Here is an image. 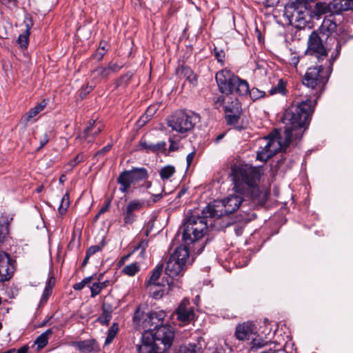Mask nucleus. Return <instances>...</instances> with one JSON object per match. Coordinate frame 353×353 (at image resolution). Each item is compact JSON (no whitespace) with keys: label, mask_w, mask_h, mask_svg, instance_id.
<instances>
[{"label":"nucleus","mask_w":353,"mask_h":353,"mask_svg":"<svg viewBox=\"0 0 353 353\" xmlns=\"http://www.w3.org/2000/svg\"><path fill=\"white\" fill-rule=\"evenodd\" d=\"M316 99L312 104L311 99H307L301 102H294L285 111L282 122L285 125L284 141L281 142L279 132L275 130L267 137L258 141L259 150L256 158L261 161H266L280 150H285L293 139H301L309 123Z\"/></svg>","instance_id":"obj_1"},{"label":"nucleus","mask_w":353,"mask_h":353,"mask_svg":"<svg viewBox=\"0 0 353 353\" xmlns=\"http://www.w3.org/2000/svg\"><path fill=\"white\" fill-rule=\"evenodd\" d=\"M231 176L236 193L250 195L259 201L266 200L268 192H261L257 186L256 182L261 176L258 168L248 165H234L232 168Z\"/></svg>","instance_id":"obj_2"},{"label":"nucleus","mask_w":353,"mask_h":353,"mask_svg":"<svg viewBox=\"0 0 353 353\" xmlns=\"http://www.w3.org/2000/svg\"><path fill=\"white\" fill-rule=\"evenodd\" d=\"M284 16L296 28H311L312 14L308 5L290 3L285 7Z\"/></svg>","instance_id":"obj_3"},{"label":"nucleus","mask_w":353,"mask_h":353,"mask_svg":"<svg viewBox=\"0 0 353 353\" xmlns=\"http://www.w3.org/2000/svg\"><path fill=\"white\" fill-rule=\"evenodd\" d=\"M206 216H190L183 225V241L186 244H190L201 239L208 231Z\"/></svg>","instance_id":"obj_4"},{"label":"nucleus","mask_w":353,"mask_h":353,"mask_svg":"<svg viewBox=\"0 0 353 353\" xmlns=\"http://www.w3.org/2000/svg\"><path fill=\"white\" fill-rule=\"evenodd\" d=\"M189 254L185 246L177 247L167 262L165 273L172 278L182 276L187 268Z\"/></svg>","instance_id":"obj_5"},{"label":"nucleus","mask_w":353,"mask_h":353,"mask_svg":"<svg viewBox=\"0 0 353 353\" xmlns=\"http://www.w3.org/2000/svg\"><path fill=\"white\" fill-rule=\"evenodd\" d=\"M165 316V313L163 310L145 313L138 309L134 313L133 320L137 326L149 332L160 326Z\"/></svg>","instance_id":"obj_6"},{"label":"nucleus","mask_w":353,"mask_h":353,"mask_svg":"<svg viewBox=\"0 0 353 353\" xmlns=\"http://www.w3.org/2000/svg\"><path fill=\"white\" fill-rule=\"evenodd\" d=\"M199 120V117L194 112L180 111L172 117L169 126L178 132L185 133L192 130Z\"/></svg>","instance_id":"obj_7"},{"label":"nucleus","mask_w":353,"mask_h":353,"mask_svg":"<svg viewBox=\"0 0 353 353\" xmlns=\"http://www.w3.org/2000/svg\"><path fill=\"white\" fill-rule=\"evenodd\" d=\"M336 23L330 17H325L319 28L320 33L327 36L326 45L328 46L332 43V45L334 47V51L331 54V59L332 61L337 59L341 48V45L339 41L336 37H332V34L336 30Z\"/></svg>","instance_id":"obj_8"},{"label":"nucleus","mask_w":353,"mask_h":353,"mask_svg":"<svg viewBox=\"0 0 353 353\" xmlns=\"http://www.w3.org/2000/svg\"><path fill=\"white\" fill-rule=\"evenodd\" d=\"M148 334L160 347L163 352L171 347L174 336V331L170 325H160Z\"/></svg>","instance_id":"obj_9"},{"label":"nucleus","mask_w":353,"mask_h":353,"mask_svg":"<svg viewBox=\"0 0 353 353\" xmlns=\"http://www.w3.org/2000/svg\"><path fill=\"white\" fill-rule=\"evenodd\" d=\"M323 66L317 65L308 68L303 79V83L316 90L314 95L321 92L327 82V78L322 74Z\"/></svg>","instance_id":"obj_10"},{"label":"nucleus","mask_w":353,"mask_h":353,"mask_svg":"<svg viewBox=\"0 0 353 353\" xmlns=\"http://www.w3.org/2000/svg\"><path fill=\"white\" fill-rule=\"evenodd\" d=\"M148 178V172L143 168H134L130 170L121 172L117 179L121 185L120 190L125 192L132 184L139 182Z\"/></svg>","instance_id":"obj_11"},{"label":"nucleus","mask_w":353,"mask_h":353,"mask_svg":"<svg viewBox=\"0 0 353 353\" xmlns=\"http://www.w3.org/2000/svg\"><path fill=\"white\" fill-rule=\"evenodd\" d=\"M327 48H325L322 43V40L319 34L316 31H313L310 35L307 41V51L310 54L315 55L319 61L323 60L327 57V52L334 51V47L332 45H327Z\"/></svg>","instance_id":"obj_12"},{"label":"nucleus","mask_w":353,"mask_h":353,"mask_svg":"<svg viewBox=\"0 0 353 353\" xmlns=\"http://www.w3.org/2000/svg\"><path fill=\"white\" fill-rule=\"evenodd\" d=\"M236 77L226 69L219 71L216 74L215 79L220 92L225 94L233 93L234 78Z\"/></svg>","instance_id":"obj_13"},{"label":"nucleus","mask_w":353,"mask_h":353,"mask_svg":"<svg viewBox=\"0 0 353 353\" xmlns=\"http://www.w3.org/2000/svg\"><path fill=\"white\" fill-rule=\"evenodd\" d=\"M149 201L143 200L134 199L130 201L123 210V222L124 225L132 224L136 219V212L141 210L143 208L149 206Z\"/></svg>","instance_id":"obj_14"},{"label":"nucleus","mask_w":353,"mask_h":353,"mask_svg":"<svg viewBox=\"0 0 353 353\" xmlns=\"http://www.w3.org/2000/svg\"><path fill=\"white\" fill-rule=\"evenodd\" d=\"M177 319L184 325L190 323L195 319L194 307L190 305L188 299H183L176 310Z\"/></svg>","instance_id":"obj_15"},{"label":"nucleus","mask_w":353,"mask_h":353,"mask_svg":"<svg viewBox=\"0 0 353 353\" xmlns=\"http://www.w3.org/2000/svg\"><path fill=\"white\" fill-rule=\"evenodd\" d=\"M14 272V261L5 252H0V281L9 280Z\"/></svg>","instance_id":"obj_16"},{"label":"nucleus","mask_w":353,"mask_h":353,"mask_svg":"<svg viewBox=\"0 0 353 353\" xmlns=\"http://www.w3.org/2000/svg\"><path fill=\"white\" fill-rule=\"evenodd\" d=\"M202 214L205 216L219 219L221 216L230 214L226 211L225 204L223 199L221 200H216L207 205L203 210Z\"/></svg>","instance_id":"obj_17"},{"label":"nucleus","mask_w":353,"mask_h":353,"mask_svg":"<svg viewBox=\"0 0 353 353\" xmlns=\"http://www.w3.org/2000/svg\"><path fill=\"white\" fill-rule=\"evenodd\" d=\"M257 332L256 325L248 321L236 325L234 335L239 341H248L252 336H256Z\"/></svg>","instance_id":"obj_18"},{"label":"nucleus","mask_w":353,"mask_h":353,"mask_svg":"<svg viewBox=\"0 0 353 353\" xmlns=\"http://www.w3.org/2000/svg\"><path fill=\"white\" fill-rule=\"evenodd\" d=\"M137 350L139 353H163L148 332L143 334L141 344L137 346Z\"/></svg>","instance_id":"obj_19"},{"label":"nucleus","mask_w":353,"mask_h":353,"mask_svg":"<svg viewBox=\"0 0 353 353\" xmlns=\"http://www.w3.org/2000/svg\"><path fill=\"white\" fill-rule=\"evenodd\" d=\"M223 201L225 204L226 211L229 214H232L239 209L243 201V199L242 196L234 194L228 195L223 199Z\"/></svg>","instance_id":"obj_20"},{"label":"nucleus","mask_w":353,"mask_h":353,"mask_svg":"<svg viewBox=\"0 0 353 353\" xmlns=\"http://www.w3.org/2000/svg\"><path fill=\"white\" fill-rule=\"evenodd\" d=\"M109 76L110 74L105 67H98L92 70L91 72L92 82L89 85V90H88V92L92 90L97 83L108 79Z\"/></svg>","instance_id":"obj_21"},{"label":"nucleus","mask_w":353,"mask_h":353,"mask_svg":"<svg viewBox=\"0 0 353 353\" xmlns=\"http://www.w3.org/2000/svg\"><path fill=\"white\" fill-rule=\"evenodd\" d=\"M331 7L334 13L340 14L342 12L353 10V0H333Z\"/></svg>","instance_id":"obj_22"},{"label":"nucleus","mask_w":353,"mask_h":353,"mask_svg":"<svg viewBox=\"0 0 353 353\" xmlns=\"http://www.w3.org/2000/svg\"><path fill=\"white\" fill-rule=\"evenodd\" d=\"M96 342L94 339L74 341L72 345L82 352H90L95 348Z\"/></svg>","instance_id":"obj_23"},{"label":"nucleus","mask_w":353,"mask_h":353,"mask_svg":"<svg viewBox=\"0 0 353 353\" xmlns=\"http://www.w3.org/2000/svg\"><path fill=\"white\" fill-rule=\"evenodd\" d=\"M112 307L110 304L103 303L102 305V314L97 318V321L101 325H107L112 319Z\"/></svg>","instance_id":"obj_24"},{"label":"nucleus","mask_w":353,"mask_h":353,"mask_svg":"<svg viewBox=\"0 0 353 353\" xmlns=\"http://www.w3.org/2000/svg\"><path fill=\"white\" fill-rule=\"evenodd\" d=\"M234 92L240 96L245 95L249 92V85L245 80L241 79L238 77L234 78Z\"/></svg>","instance_id":"obj_25"},{"label":"nucleus","mask_w":353,"mask_h":353,"mask_svg":"<svg viewBox=\"0 0 353 353\" xmlns=\"http://www.w3.org/2000/svg\"><path fill=\"white\" fill-rule=\"evenodd\" d=\"M327 13H331L332 14H336L334 13V10L332 7H331V2L328 4L324 2H318L316 3L314 10V14L317 17H320L323 14H325Z\"/></svg>","instance_id":"obj_26"},{"label":"nucleus","mask_w":353,"mask_h":353,"mask_svg":"<svg viewBox=\"0 0 353 353\" xmlns=\"http://www.w3.org/2000/svg\"><path fill=\"white\" fill-rule=\"evenodd\" d=\"M227 99H231V103L229 104V101H228V104L225 105V111L226 113H241V105L239 100L236 98L232 99L230 97H227L224 98L223 101H225Z\"/></svg>","instance_id":"obj_27"},{"label":"nucleus","mask_w":353,"mask_h":353,"mask_svg":"<svg viewBox=\"0 0 353 353\" xmlns=\"http://www.w3.org/2000/svg\"><path fill=\"white\" fill-rule=\"evenodd\" d=\"M163 271V265H158L152 272V274L147 282V286L148 285H159L163 283L159 281L161 274Z\"/></svg>","instance_id":"obj_28"},{"label":"nucleus","mask_w":353,"mask_h":353,"mask_svg":"<svg viewBox=\"0 0 353 353\" xmlns=\"http://www.w3.org/2000/svg\"><path fill=\"white\" fill-rule=\"evenodd\" d=\"M47 103L43 100L40 103H39L37 105L34 106V108H31L24 116V121L26 123L29 122L31 119L34 117L37 114L41 112L45 107L46 106Z\"/></svg>","instance_id":"obj_29"},{"label":"nucleus","mask_w":353,"mask_h":353,"mask_svg":"<svg viewBox=\"0 0 353 353\" xmlns=\"http://www.w3.org/2000/svg\"><path fill=\"white\" fill-rule=\"evenodd\" d=\"M147 288L149 289L150 293L152 297L159 299H161L164 294V284H160L159 285H148Z\"/></svg>","instance_id":"obj_30"},{"label":"nucleus","mask_w":353,"mask_h":353,"mask_svg":"<svg viewBox=\"0 0 353 353\" xmlns=\"http://www.w3.org/2000/svg\"><path fill=\"white\" fill-rule=\"evenodd\" d=\"M52 332V330L48 329L37 338L35 340V344L37 345L38 348L41 349L46 345Z\"/></svg>","instance_id":"obj_31"},{"label":"nucleus","mask_w":353,"mask_h":353,"mask_svg":"<svg viewBox=\"0 0 353 353\" xmlns=\"http://www.w3.org/2000/svg\"><path fill=\"white\" fill-rule=\"evenodd\" d=\"M175 168L173 165H168L159 170V175L163 181L170 179L175 173Z\"/></svg>","instance_id":"obj_32"},{"label":"nucleus","mask_w":353,"mask_h":353,"mask_svg":"<svg viewBox=\"0 0 353 353\" xmlns=\"http://www.w3.org/2000/svg\"><path fill=\"white\" fill-rule=\"evenodd\" d=\"M109 284L108 281H105L103 282H95L93 283L91 286L90 287V291H91V296L94 297L97 294H99L101 291L105 288Z\"/></svg>","instance_id":"obj_33"},{"label":"nucleus","mask_w":353,"mask_h":353,"mask_svg":"<svg viewBox=\"0 0 353 353\" xmlns=\"http://www.w3.org/2000/svg\"><path fill=\"white\" fill-rule=\"evenodd\" d=\"M182 74L192 85H196L197 78L193 70L188 66L182 67Z\"/></svg>","instance_id":"obj_34"},{"label":"nucleus","mask_w":353,"mask_h":353,"mask_svg":"<svg viewBox=\"0 0 353 353\" xmlns=\"http://www.w3.org/2000/svg\"><path fill=\"white\" fill-rule=\"evenodd\" d=\"M101 131V125L100 123H95V121H93L92 123H90V125L85 129L84 134L86 139H88V136L90 134H92L93 135L98 134Z\"/></svg>","instance_id":"obj_35"},{"label":"nucleus","mask_w":353,"mask_h":353,"mask_svg":"<svg viewBox=\"0 0 353 353\" xmlns=\"http://www.w3.org/2000/svg\"><path fill=\"white\" fill-rule=\"evenodd\" d=\"M119 331V325L114 323L108 332V335L105 341V345H109L114 340Z\"/></svg>","instance_id":"obj_36"},{"label":"nucleus","mask_w":353,"mask_h":353,"mask_svg":"<svg viewBox=\"0 0 353 353\" xmlns=\"http://www.w3.org/2000/svg\"><path fill=\"white\" fill-rule=\"evenodd\" d=\"M250 339V345L252 350L262 348L268 344V342L264 341L261 337H259L257 334L256 336H252Z\"/></svg>","instance_id":"obj_37"},{"label":"nucleus","mask_w":353,"mask_h":353,"mask_svg":"<svg viewBox=\"0 0 353 353\" xmlns=\"http://www.w3.org/2000/svg\"><path fill=\"white\" fill-rule=\"evenodd\" d=\"M270 94H285L286 93V88H285V83L283 81V79H279L277 85L274 87H272L270 91Z\"/></svg>","instance_id":"obj_38"},{"label":"nucleus","mask_w":353,"mask_h":353,"mask_svg":"<svg viewBox=\"0 0 353 353\" xmlns=\"http://www.w3.org/2000/svg\"><path fill=\"white\" fill-rule=\"evenodd\" d=\"M69 205H70L69 194L65 193L61 199V203H60L59 209H58L59 213L61 215L64 214L66 212L67 209L69 207Z\"/></svg>","instance_id":"obj_39"},{"label":"nucleus","mask_w":353,"mask_h":353,"mask_svg":"<svg viewBox=\"0 0 353 353\" xmlns=\"http://www.w3.org/2000/svg\"><path fill=\"white\" fill-rule=\"evenodd\" d=\"M177 353H200V351L195 344H188L181 345Z\"/></svg>","instance_id":"obj_40"},{"label":"nucleus","mask_w":353,"mask_h":353,"mask_svg":"<svg viewBox=\"0 0 353 353\" xmlns=\"http://www.w3.org/2000/svg\"><path fill=\"white\" fill-rule=\"evenodd\" d=\"M107 43L105 41H101L99 44V48L97 50L95 54H94L95 59L100 61L103 59L104 54L108 51Z\"/></svg>","instance_id":"obj_41"},{"label":"nucleus","mask_w":353,"mask_h":353,"mask_svg":"<svg viewBox=\"0 0 353 353\" xmlns=\"http://www.w3.org/2000/svg\"><path fill=\"white\" fill-rule=\"evenodd\" d=\"M139 270V267L136 263H131L126 265L123 269L122 272L128 276H134Z\"/></svg>","instance_id":"obj_42"},{"label":"nucleus","mask_w":353,"mask_h":353,"mask_svg":"<svg viewBox=\"0 0 353 353\" xmlns=\"http://www.w3.org/2000/svg\"><path fill=\"white\" fill-rule=\"evenodd\" d=\"M248 92L250 94L251 99L253 101L259 99L263 97L265 94V92L264 91L260 90L256 88H253L251 90L249 89Z\"/></svg>","instance_id":"obj_43"},{"label":"nucleus","mask_w":353,"mask_h":353,"mask_svg":"<svg viewBox=\"0 0 353 353\" xmlns=\"http://www.w3.org/2000/svg\"><path fill=\"white\" fill-rule=\"evenodd\" d=\"M29 34L23 32L20 34L17 39V43L22 48H26L28 45Z\"/></svg>","instance_id":"obj_44"},{"label":"nucleus","mask_w":353,"mask_h":353,"mask_svg":"<svg viewBox=\"0 0 353 353\" xmlns=\"http://www.w3.org/2000/svg\"><path fill=\"white\" fill-rule=\"evenodd\" d=\"M148 242L146 239L140 241L138 245L134 246L132 252H134L138 250H141L140 255L141 257H143L145 248L148 247Z\"/></svg>","instance_id":"obj_45"},{"label":"nucleus","mask_w":353,"mask_h":353,"mask_svg":"<svg viewBox=\"0 0 353 353\" xmlns=\"http://www.w3.org/2000/svg\"><path fill=\"white\" fill-rule=\"evenodd\" d=\"M141 149L144 150L147 152H155L154 144L150 142H148L145 140H141L140 141Z\"/></svg>","instance_id":"obj_46"},{"label":"nucleus","mask_w":353,"mask_h":353,"mask_svg":"<svg viewBox=\"0 0 353 353\" xmlns=\"http://www.w3.org/2000/svg\"><path fill=\"white\" fill-rule=\"evenodd\" d=\"M104 246L105 242L104 241H102L99 245H95L90 247L87 250L86 254H88V256H91L95 253L101 251Z\"/></svg>","instance_id":"obj_47"},{"label":"nucleus","mask_w":353,"mask_h":353,"mask_svg":"<svg viewBox=\"0 0 353 353\" xmlns=\"http://www.w3.org/2000/svg\"><path fill=\"white\" fill-rule=\"evenodd\" d=\"M84 159L83 154H79L76 156V157L71 160L67 165V166L70 167L68 170H72L73 168L77 166L79 163L82 162Z\"/></svg>","instance_id":"obj_48"},{"label":"nucleus","mask_w":353,"mask_h":353,"mask_svg":"<svg viewBox=\"0 0 353 353\" xmlns=\"http://www.w3.org/2000/svg\"><path fill=\"white\" fill-rule=\"evenodd\" d=\"M8 234V225H0V247L2 245L3 243L5 241Z\"/></svg>","instance_id":"obj_49"},{"label":"nucleus","mask_w":353,"mask_h":353,"mask_svg":"<svg viewBox=\"0 0 353 353\" xmlns=\"http://www.w3.org/2000/svg\"><path fill=\"white\" fill-rule=\"evenodd\" d=\"M227 121L230 124H234L236 123L239 119L240 113H227Z\"/></svg>","instance_id":"obj_50"},{"label":"nucleus","mask_w":353,"mask_h":353,"mask_svg":"<svg viewBox=\"0 0 353 353\" xmlns=\"http://www.w3.org/2000/svg\"><path fill=\"white\" fill-rule=\"evenodd\" d=\"M91 279H92V277L85 278L81 282L74 284V286H73V288L75 290H82L85 287V285L87 283L90 282Z\"/></svg>","instance_id":"obj_51"},{"label":"nucleus","mask_w":353,"mask_h":353,"mask_svg":"<svg viewBox=\"0 0 353 353\" xmlns=\"http://www.w3.org/2000/svg\"><path fill=\"white\" fill-rule=\"evenodd\" d=\"M155 152L157 153L159 152H164L166 150V143L165 141H159L157 143L154 144Z\"/></svg>","instance_id":"obj_52"},{"label":"nucleus","mask_w":353,"mask_h":353,"mask_svg":"<svg viewBox=\"0 0 353 353\" xmlns=\"http://www.w3.org/2000/svg\"><path fill=\"white\" fill-rule=\"evenodd\" d=\"M108 70L110 75L112 73H116L119 71L121 67L118 65L117 63H110L108 67H105Z\"/></svg>","instance_id":"obj_53"},{"label":"nucleus","mask_w":353,"mask_h":353,"mask_svg":"<svg viewBox=\"0 0 353 353\" xmlns=\"http://www.w3.org/2000/svg\"><path fill=\"white\" fill-rule=\"evenodd\" d=\"M55 284V279L54 276H49L46 284L45 287V290H48L49 291L52 292V288L54 287Z\"/></svg>","instance_id":"obj_54"},{"label":"nucleus","mask_w":353,"mask_h":353,"mask_svg":"<svg viewBox=\"0 0 353 353\" xmlns=\"http://www.w3.org/2000/svg\"><path fill=\"white\" fill-rule=\"evenodd\" d=\"M0 3L8 8H12L17 6V0H0Z\"/></svg>","instance_id":"obj_55"},{"label":"nucleus","mask_w":353,"mask_h":353,"mask_svg":"<svg viewBox=\"0 0 353 353\" xmlns=\"http://www.w3.org/2000/svg\"><path fill=\"white\" fill-rule=\"evenodd\" d=\"M52 292L49 291L48 290H43V294L41 298V304L46 303L51 294Z\"/></svg>","instance_id":"obj_56"},{"label":"nucleus","mask_w":353,"mask_h":353,"mask_svg":"<svg viewBox=\"0 0 353 353\" xmlns=\"http://www.w3.org/2000/svg\"><path fill=\"white\" fill-rule=\"evenodd\" d=\"M214 51H215V57L217 59V60L220 62H222L225 57L224 51L223 50H218L216 48H214Z\"/></svg>","instance_id":"obj_57"},{"label":"nucleus","mask_w":353,"mask_h":353,"mask_svg":"<svg viewBox=\"0 0 353 353\" xmlns=\"http://www.w3.org/2000/svg\"><path fill=\"white\" fill-rule=\"evenodd\" d=\"M110 202L107 201L105 205L100 209L99 213L96 215V218H98L101 214H103L107 212L110 208Z\"/></svg>","instance_id":"obj_58"},{"label":"nucleus","mask_w":353,"mask_h":353,"mask_svg":"<svg viewBox=\"0 0 353 353\" xmlns=\"http://www.w3.org/2000/svg\"><path fill=\"white\" fill-rule=\"evenodd\" d=\"M132 74L131 73H127L120 78L121 83H127L128 81L132 78Z\"/></svg>","instance_id":"obj_59"},{"label":"nucleus","mask_w":353,"mask_h":353,"mask_svg":"<svg viewBox=\"0 0 353 353\" xmlns=\"http://www.w3.org/2000/svg\"><path fill=\"white\" fill-rule=\"evenodd\" d=\"M194 156H195V152L193 151L190 153H189L187 157H186V161H187V166L188 168L190 167V165H191L192 161H193V159L194 158Z\"/></svg>","instance_id":"obj_60"},{"label":"nucleus","mask_w":353,"mask_h":353,"mask_svg":"<svg viewBox=\"0 0 353 353\" xmlns=\"http://www.w3.org/2000/svg\"><path fill=\"white\" fill-rule=\"evenodd\" d=\"M299 61V59L297 56L295 54H292L290 59V63L294 67H296Z\"/></svg>","instance_id":"obj_61"},{"label":"nucleus","mask_w":353,"mask_h":353,"mask_svg":"<svg viewBox=\"0 0 353 353\" xmlns=\"http://www.w3.org/2000/svg\"><path fill=\"white\" fill-rule=\"evenodd\" d=\"M48 141H49L48 136L46 133H45L40 140V148H43L45 145H46L48 143Z\"/></svg>","instance_id":"obj_62"},{"label":"nucleus","mask_w":353,"mask_h":353,"mask_svg":"<svg viewBox=\"0 0 353 353\" xmlns=\"http://www.w3.org/2000/svg\"><path fill=\"white\" fill-rule=\"evenodd\" d=\"M26 29L24 32L30 34V30L32 26V21L30 19H26L25 21Z\"/></svg>","instance_id":"obj_63"},{"label":"nucleus","mask_w":353,"mask_h":353,"mask_svg":"<svg viewBox=\"0 0 353 353\" xmlns=\"http://www.w3.org/2000/svg\"><path fill=\"white\" fill-rule=\"evenodd\" d=\"M111 148H112L111 145H110V144L107 145L106 146L103 147L101 150H99L97 152V155H101V154H103L110 151Z\"/></svg>","instance_id":"obj_64"}]
</instances>
